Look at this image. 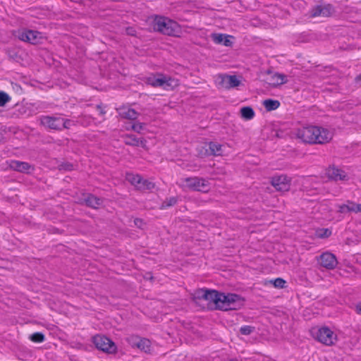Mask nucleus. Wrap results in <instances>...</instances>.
<instances>
[{
	"label": "nucleus",
	"instance_id": "nucleus-41",
	"mask_svg": "<svg viewBox=\"0 0 361 361\" xmlns=\"http://www.w3.org/2000/svg\"><path fill=\"white\" fill-rule=\"evenodd\" d=\"M356 310L358 314H361V303L356 306Z\"/></svg>",
	"mask_w": 361,
	"mask_h": 361
},
{
	"label": "nucleus",
	"instance_id": "nucleus-15",
	"mask_svg": "<svg viewBox=\"0 0 361 361\" xmlns=\"http://www.w3.org/2000/svg\"><path fill=\"white\" fill-rule=\"evenodd\" d=\"M9 166L13 170L21 172V173H30V171L34 169L33 166L27 162L20 161L16 160H11L9 162Z\"/></svg>",
	"mask_w": 361,
	"mask_h": 361
},
{
	"label": "nucleus",
	"instance_id": "nucleus-34",
	"mask_svg": "<svg viewBox=\"0 0 361 361\" xmlns=\"http://www.w3.org/2000/svg\"><path fill=\"white\" fill-rule=\"evenodd\" d=\"M145 125L142 123H135L132 125V129L138 133H140L144 130Z\"/></svg>",
	"mask_w": 361,
	"mask_h": 361
},
{
	"label": "nucleus",
	"instance_id": "nucleus-27",
	"mask_svg": "<svg viewBox=\"0 0 361 361\" xmlns=\"http://www.w3.org/2000/svg\"><path fill=\"white\" fill-rule=\"evenodd\" d=\"M29 338L34 343H42L45 341V336L41 332H35L31 334Z\"/></svg>",
	"mask_w": 361,
	"mask_h": 361
},
{
	"label": "nucleus",
	"instance_id": "nucleus-29",
	"mask_svg": "<svg viewBox=\"0 0 361 361\" xmlns=\"http://www.w3.org/2000/svg\"><path fill=\"white\" fill-rule=\"evenodd\" d=\"M349 207L348 212L359 213L361 212V204H356L352 201H347Z\"/></svg>",
	"mask_w": 361,
	"mask_h": 361
},
{
	"label": "nucleus",
	"instance_id": "nucleus-7",
	"mask_svg": "<svg viewBox=\"0 0 361 361\" xmlns=\"http://www.w3.org/2000/svg\"><path fill=\"white\" fill-rule=\"evenodd\" d=\"M215 82L218 88L231 89L239 86L240 80L236 75L221 74L216 76Z\"/></svg>",
	"mask_w": 361,
	"mask_h": 361
},
{
	"label": "nucleus",
	"instance_id": "nucleus-32",
	"mask_svg": "<svg viewBox=\"0 0 361 361\" xmlns=\"http://www.w3.org/2000/svg\"><path fill=\"white\" fill-rule=\"evenodd\" d=\"M254 327L248 325H245L240 327V332L241 333V334L247 336L252 334L254 331Z\"/></svg>",
	"mask_w": 361,
	"mask_h": 361
},
{
	"label": "nucleus",
	"instance_id": "nucleus-5",
	"mask_svg": "<svg viewBox=\"0 0 361 361\" xmlns=\"http://www.w3.org/2000/svg\"><path fill=\"white\" fill-rule=\"evenodd\" d=\"M92 342L95 347L106 353H114L116 352V344L108 337L103 335H96L92 338Z\"/></svg>",
	"mask_w": 361,
	"mask_h": 361
},
{
	"label": "nucleus",
	"instance_id": "nucleus-13",
	"mask_svg": "<svg viewBox=\"0 0 361 361\" xmlns=\"http://www.w3.org/2000/svg\"><path fill=\"white\" fill-rule=\"evenodd\" d=\"M272 185L279 191H288L290 186V178L285 175L275 176L271 180Z\"/></svg>",
	"mask_w": 361,
	"mask_h": 361
},
{
	"label": "nucleus",
	"instance_id": "nucleus-35",
	"mask_svg": "<svg viewBox=\"0 0 361 361\" xmlns=\"http://www.w3.org/2000/svg\"><path fill=\"white\" fill-rule=\"evenodd\" d=\"M207 289H199L195 293V298L204 300V295L207 293Z\"/></svg>",
	"mask_w": 361,
	"mask_h": 361
},
{
	"label": "nucleus",
	"instance_id": "nucleus-4",
	"mask_svg": "<svg viewBox=\"0 0 361 361\" xmlns=\"http://www.w3.org/2000/svg\"><path fill=\"white\" fill-rule=\"evenodd\" d=\"M181 181L183 187L187 188L192 190L207 192L209 190V181L202 178L194 176L183 178L181 180Z\"/></svg>",
	"mask_w": 361,
	"mask_h": 361
},
{
	"label": "nucleus",
	"instance_id": "nucleus-42",
	"mask_svg": "<svg viewBox=\"0 0 361 361\" xmlns=\"http://www.w3.org/2000/svg\"><path fill=\"white\" fill-rule=\"evenodd\" d=\"M137 221L141 222V220H139V219L135 220V224H137Z\"/></svg>",
	"mask_w": 361,
	"mask_h": 361
},
{
	"label": "nucleus",
	"instance_id": "nucleus-22",
	"mask_svg": "<svg viewBox=\"0 0 361 361\" xmlns=\"http://www.w3.org/2000/svg\"><path fill=\"white\" fill-rule=\"evenodd\" d=\"M125 143L128 145L131 146H145V141L143 140H140L135 135H128L125 138Z\"/></svg>",
	"mask_w": 361,
	"mask_h": 361
},
{
	"label": "nucleus",
	"instance_id": "nucleus-19",
	"mask_svg": "<svg viewBox=\"0 0 361 361\" xmlns=\"http://www.w3.org/2000/svg\"><path fill=\"white\" fill-rule=\"evenodd\" d=\"M84 200L87 206L93 209L99 208L103 202V200L101 198L95 197L91 194H88Z\"/></svg>",
	"mask_w": 361,
	"mask_h": 361
},
{
	"label": "nucleus",
	"instance_id": "nucleus-11",
	"mask_svg": "<svg viewBox=\"0 0 361 361\" xmlns=\"http://www.w3.org/2000/svg\"><path fill=\"white\" fill-rule=\"evenodd\" d=\"M334 13V8L331 4L318 5L312 8L310 16L315 17H329Z\"/></svg>",
	"mask_w": 361,
	"mask_h": 361
},
{
	"label": "nucleus",
	"instance_id": "nucleus-1",
	"mask_svg": "<svg viewBox=\"0 0 361 361\" xmlns=\"http://www.w3.org/2000/svg\"><path fill=\"white\" fill-rule=\"evenodd\" d=\"M296 137L305 143L323 145L332 139L333 134L326 128L309 126L298 129Z\"/></svg>",
	"mask_w": 361,
	"mask_h": 361
},
{
	"label": "nucleus",
	"instance_id": "nucleus-9",
	"mask_svg": "<svg viewBox=\"0 0 361 361\" xmlns=\"http://www.w3.org/2000/svg\"><path fill=\"white\" fill-rule=\"evenodd\" d=\"M317 262L320 266L327 269H334L338 264L336 256L329 252L320 255L317 257Z\"/></svg>",
	"mask_w": 361,
	"mask_h": 361
},
{
	"label": "nucleus",
	"instance_id": "nucleus-40",
	"mask_svg": "<svg viewBox=\"0 0 361 361\" xmlns=\"http://www.w3.org/2000/svg\"><path fill=\"white\" fill-rule=\"evenodd\" d=\"M355 81L360 87H361V74L355 78Z\"/></svg>",
	"mask_w": 361,
	"mask_h": 361
},
{
	"label": "nucleus",
	"instance_id": "nucleus-21",
	"mask_svg": "<svg viewBox=\"0 0 361 361\" xmlns=\"http://www.w3.org/2000/svg\"><path fill=\"white\" fill-rule=\"evenodd\" d=\"M224 145L219 144L217 142H211L209 144V149L210 154L214 156H221L224 152Z\"/></svg>",
	"mask_w": 361,
	"mask_h": 361
},
{
	"label": "nucleus",
	"instance_id": "nucleus-24",
	"mask_svg": "<svg viewBox=\"0 0 361 361\" xmlns=\"http://www.w3.org/2000/svg\"><path fill=\"white\" fill-rule=\"evenodd\" d=\"M240 115L245 120H251L255 116V111L250 106H244L240 109Z\"/></svg>",
	"mask_w": 361,
	"mask_h": 361
},
{
	"label": "nucleus",
	"instance_id": "nucleus-12",
	"mask_svg": "<svg viewBox=\"0 0 361 361\" xmlns=\"http://www.w3.org/2000/svg\"><path fill=\"white\" fill-rule=\"evenodd\" d=\"M173 80L164 75L151 76L147 78V83L152 87H163L167 89L169 87L172 86Z\"/></svg>",
	"mask_w": 361,
	"mask_h": 361
},
{
	"label": "nucleus",
	"instance_id": "nucleus-8",
	"mask_svg": "<svg viewBox=\"0 0 361 361\" xmlns=\"http://www.w3.org/2000/svg\"><path fill=\"white\" fill-rule=\"evenodd\" d=\"M39 121L41 125L45 128L56 130H61L63 129L61 117L42 116L39 118Z\"/></svg>",
	"mask_w": 361,
	"mask_h": 361
},
{
	"label": "nucleus",
	"instance_id": "nucleus-43",
	"mask_svg": "<svg viewBox=\"0 0 361 361\" xmlns=\"http://www.w3.org/2000/svg\"><path fill=\"white\" fill-rule=\"evenodd\" d=\"M327 232H328V230H326V231H325V233H324V235H325L326 236H328V235L326 234V233H327Z\"/></svg>",
	"mask_w": 361,
	"mask_h": 361
},
{
	"label": "nucleus",
	"instance_id": "nucleus-25",
	"mask_svg": "<svg viewBox=\"0 0 361 361\" xmlns=\"http://www.w3.org/2000/svg\"><path fill=\"white\" fill-rule=\"evenodd\" d=\"M154 187L155 184L153 182L142 178L140 183L137 187V189L140 190H151L154 189Z\"/></svg>",
	"mask_w": 361,
	"mask_h": 361
},
{
	"label": "nucleus",
	"instance_id": "nucleus-38",
	"mask_svg": "<svg viewBox=\"0 0 361 361\" xmlns=\"http://www.w3.org/2000/svg\"><path fill=\"white\" fill-rule=\"evenodd\" d=\"M126 32L128 35H132V36L135 35V31L133 27H128L126 29Z\"/></svg>",
	"mask_w": 361,
	"mask_h": 361
},
{
	"label": "nucleus",
	"instance_id": "nucleus-14",
	"mask_svg": "<svg viewBox=\"0 0 361 361\" xmlns=\"http://www.w3.org/2000/svg\"><path fill=\"white\" fill-rule=\"evenodd\" d=\"M326 176L334 180H347L348 176L347 173L342 169L335 166H330L326 169Z\"/></svg>",
	"mask_w": 361,
	"mask_h": 361
},
{
	"label": "nucleus",
	"instance_id": "nucleus-31",
	"mask_svg": "<svg viewBox=\"0 0 361 361\" xmlns=\"http://www.w3.org/2000/svg\"><path fill=\"white\" fill-rule=\"evenodd\" d=\"M177 198L175 197H171L169 199L166 200L161 205L162 209H166L167 207L175 205L177 203Z\"/></svg>",
	"mask_w": 361,
	"mask_h": 361
},
{
	"label": "nucleus",
	"instance_id": "nucleus-2",
	"mask_svg": "<svg viewBox=\"0 0 361 361\" xmlns=\"http://www.w3.org/2000/svg\"><path fill=\"white\" fill-rule=\"evenodd\" d=\"M153 28L164 35L171 36H176L180 31V27L176 22L159 16H157L153 20Z\"/></svg>",
	"mask_w": 361,
	"mask_h": 361
},
{
	"label": "nucleus",
	"instance_id": "nucleus-3",
	"mask_svg": "<svg viewBox=\"0 0 361 361\" xmlns=\"http://www.w3.org/2000/svg\"><path fill=\"white\" fill-rule=\"evenodd\" d=\"M244 303V300L235 293H221V300L219 310L227 311L240 308Z\"/></svg>",
	"mask_w": 361,
	"mask_h": 361
},
{
	"label": "nucleus",
	"instance_id": "nucleus-17",
	"mask_svg": "<svg viewBox=\"0 0 361 361\" xmlns=\"http://www.w3.org/2000/svg\"><path fill=\"white\" fill-rule=\"evenodd\" d=\"M221 293L214 290H207V293L204 295V300L214 302L216 308L219 309Z\"/></svg>",
	"mask_w": 361,
	"mask_h": 361
},
{
	"label": "nucleus",
	"instance_id": "nucleus-18",
	"mask_svg": "<svg viewBox=\"0 0 361 361\" xmlns=\"http://www.w3.org/2000/svg\"><path fill=\"white\" fill-rule=\"evenodd\" d=\"M119 115L126 119L135 120L138 116V113L133 109L122 107L118 109Z\"/></svg>",
	"mask_w": 361,
	"mask_h": 361
},
{
	"label": "nucleus",
	"instance_id": "nucleus-36",
	"mask_svg": "<svg viewBox=\"0 0 361 361\" xmlns=\"http://www.w3.org/2000/svg\"><path fill=\"white\" fill-rule=\"evenodd\" d=\"M349 207L348 206V202L346 204H339L338 205V212L340 213H348Z\"/></svg>",
	"mask_w": 361,
	"mask_h": 361
},
{
	"label": "nucleus",
	"instance_id": "nucleus-30",
	"mask_svg": "<svg viewBox=\"0 0 361 361\" xmlns=\"http://www.w3.org/2000/svg\"><path fill=\"white\" fill-rule=\"evenodd\" d=\"M11 100V97L8 94L4 91H0V107L4 106Z\"/></svg>",
	"mask_w": 361,
	"mask_h": 361
},
{
	"label": "nucleus",
	"instance_id": "nucleus-20",
	"mask_svg": "<svg viewBox=\"0 0 361 361\" xmlns=\"http://www.w3.org/2000/svg\"><path fill=\"white\" fill-rule=\"evenodd\" d=\"M212 39L216 44H224L226 47H230L232 44L230 36L224 34H213Z\"/></svg>",
	"mask_w": 361,
	"mask_h": 361
},
{
	"label": "nucleus",
	"instance_id": "nucleus-26",
	"mask_svg": "<svg viewBox=\"0 0 361 361\" xmlns=\"http://www.w3.org/2000/svg\"><path fill=\"white\" fill-rule=\"evenodd\" d=\"M263 104L267 111H273L279 107L280 102L278 100L269 99L264 100Z\"/></svg>",
	"mask_w": 361,
	"mask_h": 361
},
{
	"label": "nucleus",
	"instance_id": "nucleus-6",
	"mask_svg": "<svg viewBox=\"0 0 361 361\" xmlns=\"http://www.w3.org/2000/svg\"><path fill=\"white\" fill-rule=\"evenodd\" d=\"M314 338L326 345H334L337 340L336 334L326 326L318 329L314 333Z\"/></svg>",
	"mask_w": 361,
	"mask_h": 361
},
{
	"label": "nucleus",
	"instance_id": "nucleus-16",
	"mask_svg": "<svg viewBox=\"0 0 361 361\" xmlns=\"http://www.w3.org/2000/svg\"><path fill=\"white\" fill-rule=\"evenodd\" d=\"M132 345L145 353L150 351L151 342L147 338H141L139 337L132 338Z\"/></svg>",
	"mask_w": 361,
	"mask_h": 361
},
{
	"label": "nucleus",
	"instance_id": "nucleus-33",
	"mask_svg": "<svg viewBox=\"0 0 361 361\" xmlns=\"http://www.w3.org/2000/svg\"><path fill=\"white\" fill-rule=\"evenodd\" d=\"M271 283L275 288H283L285 286L286 281L281 278H277L274 281H271Z\"/></svg>",
	"mask_w": 361,
	"mask_h": 361
},
{
	"label": "nucleus",
	"instance_id": "nucleus-10",
	"mask_svg": "<svg viewBox=\"0 0 361 361\" xmlns=\"http://www.w3.org/2000/svg\"><path fill=\"white\" fill-rule=\"evenodd\" d=\"M19 39L23 42H27L33 44L40 42L42 39V34L36 30H26L22 31L18 36Z\"/></svg>",
	"mask_w": 361,
	"mask_h": 361
},
{
	"label": "nucleus",
	"instance_id": "nucleus-28",
	"mask_svg": "<svg viewBox=\"0 0 361 361\" xmlns=\"http://www.w3.org/2000/svg\"><path fill=\"white\" fill-rule=\"evenodd\" d=\"M273 85H282L286 82V76L283 74L276 73L273 75Z\"/></svg>",
	"mask_w": 361,
	"mask_h": 361
},
{
	"label": "nucleus",
	"instance_id": "nucleus-39",
	"mask_svg": "<svg viewBox=\"0 0 361 361\" xmlns=\"http://www.w3.org/2000/svg\"><path fill=\"white\" fill-rule=\"evenodd\" d=\"M97 109L99 111L100 115H104L106 111L102 109L101 105H97Z\"/></svg>",
	"mask_w": 361,
	"mask_h": 361
},
{
	"label": "nucleus",
	"instance_id": "nucleus-37",
	"mask_svg": "<svg viewBox=\"0 0 361 361\" xmlns=\"http://www.w3.org/2000/svg\"><path fill=\"white\" fill-rule=\"evenodd\" d=\"M62 123H63V128H70L71 126L73 125V122L69 119H64L62 118Z\"/></svg>",
	"mask_w": 361,
	"mask_h": 361
},
{
	"label": "nucleus",
	"instance_id": "nucleus-23",
	"mask_svg": "<svg viewBox=\"0 0 361 361\" xmlns=\"http://www.w3.org/2000/svg\"><path fill=\"white\" fill-rule=\"evenodd\" d=\"M142 176L132 173H126V180L134 185L137 189L142 180Z\"/></svg>",
	"mask_w": 361,
	"mask_h": 361
}]
</instances>
